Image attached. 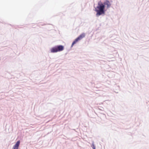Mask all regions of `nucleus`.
<instances>
[{
    "instance_id": "1",
    "label": "nucleus",
    "mask_w": 149,
    "mask_h": 149,
    "mask_svg": "<svg viewBox=\"0 0 149 149\" xmlns=\"http://www.w3.org/2000/svg\"><path fill=\"white\" fill-rule=\"evenodd\" d=\"M98 5V6L95 8V11L97 12L96 15L99 16L104 14L105 12L104 10L105 6L101 2L99 3Z\"/></svg>"
},
{
    "instance_id": "2",
    "label": "nucleus",
    "mask_w": 149,
    "mask_h": 149,
    "mask_svg": "<svg viewBox=\"0 0 149 149\" xmlns=\"http://www.w3.org/2000/svg\"><path fill=\"white\" fill-rule=\"evenodd\" d=\"M64 49L63 46L61 45H58L52 48L51 49V52L52 53L60 52L63 51Z\"/></svg>"
},
{
    "instance_id": "3",
    "label": "nucleus",
    "mask_w": 149,
    "mask_h": 149,
    "mask_svg": "<svg viewBox=\"0 0 149 149\" xmlns=\"http://www.w3.org/2000/svg\"><path fill=\"white\" fill-rule=\"evenodd\" d=\"M85 34L84 33H83L79 35L77 38H76L75 40L73 42L72 44L71 47L73 46L75 43H76L78 41L80 40L83 38L85 37Z\"/></svg>"
},
{
    "instance_id": "4",
    "label": "nucleus",
    "mask_w": 149,
    "mask_h": 149,
    "mask_svg": "<svg viewBox=\"0 0 149 149\" xmlns=\"http://www.w3.org/2000/svg\"><path fill=\"white\" fill-rule=\"evenodd\" d=\"M20 141H17L13 147V149H18L19 145L20 144Z\"/></svg>"
},
{
    "instance_id": "5",
    "label": "nucleus",
    "mask_w": 149,
    "mask_h": 149,
    "mask_svg": "<svg viewBox=\"0 0 149 149\" xmlns=\"http://www.w3.org/2000/svg\"><path fill=\"white\" fill-rule=\"evenodd\" d=\"M104 5L107 6V8H109L111 6V3L108 1H106L104 3Z\"/></svg>"
},
{
    "instance_id": "6",
    "label": "nucleus",
    "mask_w": 149,
    "mask_h": 149,
    "mask_svg": "<svg viewBox=\"0 0 149 149\" xmlns=\"http://www.w3.org/2000/svg\"><path fill=\"white\" fill-rule=\"evenodd\" d=\"M91 147L92 148H93V149H95V146L93 144H92V145L91 146Z\"/></svg>"
}]
</instances>
